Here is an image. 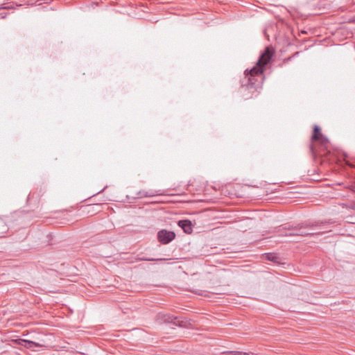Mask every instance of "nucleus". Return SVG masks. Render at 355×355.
<instances>
[{"instance_id":"obj_2","label":"nucleus","mask_w":355,"mask_h":355,"mask_svg":"<svg viewBox=\"0 0 355 355\" xmlns=\"http://www.w3.org/2000/svg\"><path fill=\"white\" fill-rule=\"evenodd\" d=\"M329 140L324 136L320 128L315 125L309 146V153L313 157L325 156L329 153Z\"/></svg>"},{"instance_id":"obj_12","label":"nucleus","mask_w":355,"mask_h":355,"mask_svg":"<svg viewBox=\"0 0 355 355\" xmlns=\"http://www.w3.org/2000/svg\"><path fill=\"white\" fill-rule=\"evenodd\" d=\"M225 353L228 354L230 355H240L239 354H241V352H239V351H230V352H225Z\"/></svg>"},{"instance_id":"obj_6","label":"nucleus","mask_w":355,"mask_h":355,"mask_svg":"<svg viewBox=\"0 0 355 355\" xmlns=\"http://www.w3.org/2000/svg\"><path fill=\"white\" fill-rule=\"evenodd\" d=\"M178 225L186 234H191L193 231L192 223L189 220H179Z\"/></svg>"},{"instance_id":"obj_1","label":"nucleus","mask_w":355,"mask_h":355,"mask_svg":"<svg viewBox=\"0 0 355 355\" xmlns=\"http://www.w3.org/2000/svg\"><path fill=\"white\" fill-rule=\"evenodd\" d=\"M273 54V50L266 47L259 56L256 64L251 69L245 71V77L241 80V89L242 92L248 91L250 94H243L245 99L252 98L253 94L261 87L264 80L265 67L270 62Z\"/></svg>"},{"instance_id":"obj_7","label":"nucleus","mask_w":355,"mask_h":355,"mask_svg":"<svg viewBox=\"0 0 355 355\" xmlns=\"http://www.w3.org/2000/svg\"><path fill=\"white\" fill-rule=\"evenodd\" d=\"M175 318L173 324L176 326L184 328H189L191 326V322L185 318L175 317Z\"/></svg>"},{"instance_id":"obj_4","label":"nucleus","mask_w":355,"mask_h":355,"mask_svg":"<svg viewBox=\"0 0 355 355\" xmlns=\"http://www.w3.org/2000/svg\"><path fill=\"white\" fill-rule=\"evenodd\" d=\"M174 320H175V316L170 313H166L164 312H159L156 315V321L159 324L163 323H173Z\"/></svg>"},{"instance_id":"obj_9","label":"nucleus","mask_w":355,"mask_h":355,"mask_svg":"<svg viewBox=\"0 0 355 355\" xmlns=\"http://www.w3.org/2000/svg\"><path fill=\"white\" fill-rule=\"evenodd\" d=\"M138 194L139 195V196L141 198H142V197H152V196H155V192H153L152 191H139Z\"/></svg>"},{"instance_id":"obj_3","label":"nucleus","mask_w":355,"mask_h":355,"mask_svg":"<svg viewBox=\"0 0 355 355\" xmlns=\"http://www.w3.org/2000/svg\"><path fill=\"white\" fill-rule=\"evenodd\" d=\"M175 238V234L173 231L162 230L157 233V239L162 244H168Z\"/></svg>"},{"instance_id":"obj_8","label":"nucleus","mask_w":355,"mask_h":355,"mask_svg":"<svg viewBox=\"0 0 355 355\" xmlns=\"http://www.w3.org/2000/svg\"><path fill=\"white\" fill-rule=\"evenodd\" d=\"M266 259L275 263H281V258L274 253H267L265 254Z\"/></svg>"},{"instance_id":"obj_5","label":"nucleus","mask_w":355,"mask_h":355,"mask_svg":"<svg viewBox=\"0 0 355 355\" xmlns=\"http://www.w3.org/2000/svg\"><path fill=\"white\" fill-rule=\"evenodd\" d=\"M302 226L301 227H299V226H295V227H291L290 225H285V226L284 227V230H296L297 231V236H311V235H314V234H318V235H320L322 234H323L324 232H317V233H314V232H305L304 230H302Z\"/></svg>"},{"instance_id":"obj_10","label":"nucleus","mask_w":355,"mask_h":355,"mask_svg":"<svg viewBox=\"0 0 355 355\" xmlns=\"http://www.w3.org/2000/svg\"><path fill=\"white\" fill-rule=\"evenodd\" d=\"M137 260L138 261H165L166 259H153V258H147V257H138L137 258Z\"/></svg>"},{"instance_id":"obj_14","label":"nucleus","mask_w":355,"mask_h":355,"mask_svg":"<svg viewBox=\"0 0 355 355\" xmlns=\"http://www.w3.org/2000/svg\"><path fill=\"white\" fill-rule=\"evenodd\" d=\"M29 343H31V344H33V345H34L35 346H37V345H38L37 344H36V343H34L33 341H30Z\"/></svg>"},{"instance_id":"obj_17","label":"nucleus","mask_w":355,"mask_h":355,"mask_svg":"<svg viewBox=\"0 0 355 355\" xmlns=\"http://www.w3.org/2000/svg\"><path fill=\"white\" fill-rule=\"evenodd\" d=\"M28 200H31V194L28 196Z\"/></svg>"},{"instance_id":"obj_15","label":"nucleus","mask_w":355,"mask_h":355,"mask_svg":"<svg viewBox=\"0 0 355 355\" xmlns=\"http://www.w3.org/2000/svg\"><path fill=\"white\" fill-rule=\"evenodd\" d=\"M240 354V355H248V353L241 352V354Z\"/></svg>"},{"instance_id":"obj_13","label":"nucleus","mask_w":355,"mask_h":355,"mask_svg":"<svg viewBox=\"0 0 355 355\" xmlns=\"http://www.w3.org/2000/svg\"><path fill=\"white\" fill-rule=\"evenodd\" d=\"M318 225H319V223H316L315 225H314V224L309 225H306V227L313 228L315 226H318Z\"/></svg>"},{"instance_id":"obj_16","label":"nucleus","mask_w":355,"mask_h":355,"mask_svg":"<svg viewBox=\"0 0 355 355\" xmlns=\"http://www.w3.org/2000/svg\"><path fill=\"white\" fill-rule=\"evenodd\" d=\"M248 355H254L253 353H248Z\"/></svg>"},{"instance_id":"obj_11","label":"nucleus","mask_w":355,"mask_h":355,"mask_svg":"<svg viewBox=\"0 0 355 355\" xmlns=\"http://www.w3.org/2000/svg\"><path fill=\"white\" fill-rule=\"evenodd\" d=\"M282 230H284V227L282 228ZM281 231H282V229H279L278 230V232L279 233V235H281V236H297V232H291L289 233L284 234V233H282Z\"/></svg>"}]
</instances>
